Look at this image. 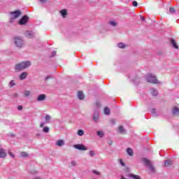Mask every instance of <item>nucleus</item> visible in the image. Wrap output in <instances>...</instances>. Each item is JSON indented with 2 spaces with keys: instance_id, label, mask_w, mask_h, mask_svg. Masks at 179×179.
I'll list each match as a JSON object with an SVG mask.
<instances>
[{
  "instance_id": "nucleus-1",
  "label": "nucleus",
  "mask_w": 179,
  "mask_h": 179,
  "mask_svg": "<svg viewBox=\"0 0 179 179\" xmlns=\"http://www.w3.org/2000/svg\"><path fill=\"white\" fill-rule=\"evenodd\" d=\"M31 65V62L30 61H25L18 63L15 65V72H22V71H24V69H27Z\"/></svg>"
},
{
  "instance_id": "nucleus-2",
  "label": "nucleus",
  "mask_w": 179,
  "mask_h": 179,
  "mask_svg": "<svg viewBox=\"0 0 179 179\" xmlns=\"http://www.w3.org/2000/svg\"><path fill=\"white\" fill-rule=\"evenodd\" d=\"M141 160L151 173H156V168L153 166L150 160L148 159L147 158H143Z\"/></svg>"
},
{
  "instance_id": "nucleus-3",
  "label": "nucleus",
  "mask_w": 179,
  "mask_h": 179,
  "mask_svg": "<svg viewBox=\"0 0 179 179\" xmlns=\"http://www.w3.org/2000/svg\"><path fill=\"white\" fill-rule=\"evenodd\" d=\"M14 43L18 48H22L24 45V40L23 38L17 36L14 38Z\"/></svg>"
},
{
  "instance_id": "nucleus-4",
  "label": "nucleus",
  "mask_w": 179,
  "mask_h": 179,
  "mask_svg": "<svg viewBox=\"0 0 179 179\" xmlns=\"http://www.w3.org/2000/svg\"><path fill=\"white\" fill-rule=\"evenodd\" d=\"M146 79H147V82H149L150 83H154V84L160 83V82H159V80H157L156 76H155L153 74L147 75Z\"/></svg>"
},
{
  "instance_id": "nucleus-5",
  "label": "nucleus",
  "mask_w": 179,
  "mask_h": 179,
  "mask_svg": "<svg viewBox=\"0 0 179 179\" xmlns=\"http://www.w3.org/2000/svg\"><path fill=\"white\" fill-rule=\"evenodd\" d=\"M18 16H20V10H15L14 12L10 13V22L13 23V21L15 19H17Z\"/></svg>"
},
{
  "instance_id": "nucleus-6",
  "label": "nucleus",
  "mask_w": 179,
  "mask_h": 179,
  "mask_svg": "<svg viewBox=\"0 0 179 179\" xmlns=\"http://www.w3.org/2000/svg\"><path fill=\"white\" fill-rule=\"evenodd\" d=\"M29 20V17H27V15H24L19 21V24H20L21 26H23L24 24H26V23H27Z\"/></svg>"
},
{
  "instance_id": "nucleus-7",
  "label": "nucleus",
  "mask_w": 179,
  "mask_h": 179,
  "mask_svg": "<svg viewBox=\"0 0 179 179\" xmlns=\"http://www.w3.org/2000/svg\"><path fill=\"white\" fill-rule=\"evenodd\" d=\"M73 148L75 149H78V150H87V148L83 144H76L73 145Z\"/></svg>"
},
{
  "instance_id": "nucleus-8",
  "label": "nucleus",
  "mask_w": 179,
  "mask_h": 179,
  "mask_svg": "<svg viewBox=\"0 0 179 179\" xmlns=\"http://www.w3.org/2000/svg\"><path fill=\"white\" fill-rule=\"evenodd\" d=\"M25 37H27V38H33L34 37V32L32 31H27L25 32Z\"/></svg>"
},
{
  "instance_id": "nucleus-9",
  "label": "nucleus",
  "mask_w": 179,
  "mask_h": 179,
  "mask_svg": "<svg viewBox=\"0 0 179 179\" xmlns=\"http://www.w3.org/2000/svg\"><path fill=\"white\" fill-rule=\"evenodd\" d=\"M45 99H47V96H45V94H41L38 96L37 101H44V100H45Z\"/></svg>"
},
{
  "instance_id": "nucleus-10",
  "label": "nucleus",
  "mask_w": 179,
  "mask_h": 179,
  "mask_svg": "<svg viewBox=\"0 0 179 179\" xmlns=\"http://www.w3.org/2000/svg\"><path fill=\"white\" fill-rule=\"evenodd\" d=\"M6 156H7V154H6V152H5V150H3V148H0V158L5 159Z\"/></svg>"
},
{
  "instance_id": "nucleus-11",
  "label": "nucleus",
  "mask_w": 179,
  "mask_h": 179,
  "mask_svg": "<svg viewBox=\"0 0 179 179\" xmlns=\"http://www.w3.org/2000/svg\"><path fill=\"white\" fill-rule=\"evenodd\" d=\"M99 117L100 116L99 115V113H95L92 116V120L94 121V122H98Z\"/></svg>"
},
{
  "instance_id": "nucleus-12",
  "label": "nucleus",
  "mask_w": 179,
  "mask_h": 179,
  "mask_svg": "<svg viewBox=\"0 0 179 179\" xmlns=\"http://www.w3.org/2000/svg\"><path fill=\"white\" fill-rule=\"evenodd\" d=\"M27 75H28L27 72H22V73L20 75V76H19L20 80H24V79H26V78H27Z\"/></svg>"
},
{
  "instance_id": "nucleus-13",
  "label": "nucleus",
  "mask_w": 179,
  "mask_h": 179,
  "mask_svg": "<svg viewBox=\"0 0 179 179\" xmlns=\"http://www.w3.org/2000/svg\"><path fill=\"white\" fill-rule=\"evenodd\" d=\"M56 146H59V147H62L64 146V145H65V141L64 140H59L56 142L55 143Z\"/></svg>"
},
{
  "instance_id": "nucleus-14",
  "label": "nucleus",
  "mask_w": 179,
  "mask_h": 179,
  "mask_svg": "<svg viewBox=\"0 0 179 179\" xmlns=\"http://www.w3.org/2000/svg\"><path fill=\"white\" fill-rule=\"evenodd\" d=\"M172 114L173 115H178L179 108L177 106L173 107V110H172Z\"/></svg>"
},
{
  "instance_id": "nucleus-15",
  "label": "nucleus",
  "mask_w": 179,
  "mask_h": 179,
  "mask_svg": "<svg viewBox=\"0 0 179 179\" xmlns=\"http://www.w3.org/2000/svg\"><path fill=\"white\" fill-rule=\"evenodd\" d=\"M78 98L79 100H83L85 99V95L83 94V92L80 91L78 92Z\"/></svg>"
},
{
  "instance_id": "nucleus-16",
  "label": "nucleus",
  "mask_w": 179,
  "mask_h": 179,
  "mask_svg": "<svg viewBox=\"0 0 179 179\" xmlns=\"http://www.w3.org/2000/svg\"><path fill=\"white\" fill-rule=\"evenodd\" d=\"M150 93H151L152 96H157L159 94L157 90H156L155 88H151Z\"/></svg>"
},
{
  "instance_id": "nucleus-17",
  "label": "nucleus",
  "mask_w": 179,
  "mask_h": 179,
  "mask_svg": "<svg viewBox=\"0 0 179 179\" xmlns=\"http://www.w3.org/2000/svg\"><path fill=\"white\" fill-rule=\"evenodd\" d=\"M171 45H173V48L178 49V45H177V43L174 39H171Z\"/></svg>"
},
{
  "instance_id": "nucleus-18",
  "label": "nucleus",
  "mask_w": 179,
  "mask_h": 179,
  "mask_svg": "<svg viewBox=\"0 0 179 179\" xmlns=\"http://www.w3.org/2000/svg\"><path fill=\"white\" fill-rule=\"evenodd\" d=\"M60 14L62 15V17H66V15H68V12L66 10L63 9L60 10Z\"/></svg>"
},
{
  "instance_id": "nucleus-19",
  "label": "nucleus",
  "mask_w": 179,
  "mask_h": 179,
  "mask_svg": "<svg viewBox=\"0 0 179 179\" xmlns=\"http://www.w3.org/2000/svg\"><path fill=\"white\" fill-rule=\"evenodd\" d=\"M127 152L129 155V156L130 157L134 156V150H132V148H127Z\"/></svg>"
},
{
  "instance_id": "nucleus-20",
  "label": "nucleus",
  "mask_w": 179,
  "mask_h": 179,
  "mask_svg": "<svg viewBox=\"0 0 179 179\" xmlns=\"http://www.w3.org/2000/svg\"><path fill=\"white\" fill-rule=\"evenodd\" d=\"M119 132L120 134H127V130L122 126H120L119 127Z\"/></svg>"
},
{
  "instance_id": "nucleus-21",
  "label": "nucleus",
  "mask_w": 179,
  "mask_h": 179,
  "mask_svg": "<svg viewBox=\"0 0 179 179\" xmlns=\"http://www.w3.org/2000/svg\"><path fill=\"white\" fill-rule=\"evenodd\" d=\"M171 164H173V162L172 161L169 160V159L165 161V166L166 167H170V166H171Z\"/></svg>"
},
{
  "instance_id": "nucleus-22",
  "label": "nucleus",
  "mask_w": 179,
  "mask_h": 179,
  "mask_svg": "<svg viewBox=\"0 0 179 179\" xmlns=\"http://www.w3.org/2000/svg\"><path fill=\"white\" fill-rule=\"evenodd\" d=\"M109 26H112L113 27H117V22L115 21H109Z\"/></svg>"
},
{
  "instance_id": "nucleus-23",
  "label": "nucleus",
  "mask_w": 179,
  "mask_h": 179,
  "mask_svg": "<svg viewBox=\"0 0 179 179\" xmlns=\"http://www.w3.org/2000/svg\"><path fill=\"white\" fill-rule=\"evenodd\" d=\"M50 120H51V116H50V115H46L45 117V121L46 124L50 123Z\"/></svg>"
},
{
  "instance_id": "nucleus-24",
  "label": "nucleus",
  "mask_w": 179,
  "mask_h": 179,
  "mask_svg": "<svg viewBox=\"0 0 179 179\" xmlns=\"http://www.w3.org/2000/svg\"><path fill=\"white\" fill-rule=\"evenodd\" d=\"M77 135H78V136H83L85 135V131L79 129L78 131Z\"/></svg>"
},
{
  "instance_id": "nucleus-25",
  "label": "nucleus",
  "mask_w": 179,
  "mask_h": 179,
  "mask_svg": "<svg viewBox=\"0 0 179 179\" xmlns=\"http://www.w3.org/2000/svg\"><path fill=\"white\" fill-rule=\"evenodd\" d=\"M117 47L119 48H125V47H127V45H125V43H120L117 44Z\"/></svg>"
},
{
  "instance_id": "nucleus-26",
  "label": "nucleus",
  "mask_w": 179,
  "mask_h": 179,
  "mask_svg": "<svg viewBox=\"0 0 179 179\" xmlns=\"http://www.w3.org/2000/svg\"><path fill=\"white\" fill-rule=\"evenodd\" d=\"M13 86H16V83L15 82V80H11L8 84V87H13Z\"/></svg>"
},
{
  "instance_id": "nucleus-27",
  "label": "nucleus",
  "mask_w": 179,
  "mask_h": 179,
  "mask_svg": "<svg viewBox=\"0 0 179 179\" xmlns=\"http://www.w3.org/2000/svg\"><path fill=\"white\" fill-rule=\"evenodd\" d=\"M110 108H108V107L104 108V114H106V115H110Z\"/></svg>"
},
{
  "instance_id": "nucleus-28",
  "label": "nucleus",
  "mask_w": 179,
  "mask_h": 179,
  "mask_svg": "<svg viewBox=\"0 0 179 179\" xmlns=\"http://www.w3.org/2000/svg\"><path fill=\"white\" fill-rule=\"evenodd\" d=\"M96 134L100 138H103V136H104V132H103V131H98Z\"/></svg>"
},
{
  "instance_id": "nucleus-29",
  "label": "nucleus",
  "mask_w": 179,
  "mask_h": 179,
  "mask_svg": "<svg viewBox=\"0 0 179 179\" xmlns=\"http://www.w3.org/2000/svg\"><path fill=\"white\" fill-rule=\"evenodd\" d=\"M20 156H21V157H28L29 154L27 152H22L20 153Z\"/></svg>"
},
{
  "instance_id": "nucleus-30",
  "label": "nucleus",
  "mask_w": 179,
  "mask_h": 179,
  "mask_svg": "<svg viewBox=\"0 0 179 179\" xmlns=\"http://www.w3.org/2000/svg\"><path fill=\"white\" fill-rule=\"evenodd\" d=\"M43 131L45 134H48L50 132V127H45Z\"/></svg>"
},
{
  "instance_id": "nucleus-31",
  "label": "nucleus",
  "mask_w": 179,
  "mask_h": 179,
  "mask_svg": "<svg viewBox=\"0 0 179 179\" xmlns=\"http://www.w3.org/2000/svg\"><path fill=\"white\" fill-rule=\"evenodd\" d=\"M169 13L173 15V13H176V9L174 8L171 7L169 8Z\"/></svg>"
},
{
  "instance_id": "nucleus-32",
  "label": "nucleus",
  "mask_w": 179,
  "mask_h": 179,
  "mask_svg": "<svg viewBox=\"0 0 179 179\" xmlns=\"http://www.w3.org/2000/svg\"><path fill=\"white\" fill-rule=\"evenodd\" d=\"M89 155L91 156V157H93L96 155V152H94V150H90Z\"/></svg>"
},
{
  "instance_id": "nucleus-33",
  "label": "nucleus",
  "mask_w": 179,
  "mask_h": 179,
  "mask_svg": "<svg viewBox=\"0 0 179 179\" xmlns=\"http://www.w3.org/2000/svg\"><path fill=\"white\" fill-rule=\"evenodd\" d=\"M119 163L122 167H125V163H124V161L122 159H119Z\"/></svg>"
},
{
  "instance_id": "nucleus-34",
  "label": "nucleus",
  "mask_w": 179,
  "mask_h": 179,
  "mask_svg": "<svg viewBox=\"0 0 179 179\" xmlns=\"http://www.w3.org/2000/svg\"><path fill=\"white\" fill-rule=\"evenodd\" d=\"M93 174H96V176H100L101 173L97 171L96 170H92Z\"/></svg>"
},
{
  "instance_id": "nucleus-35",
  "label": "nucleus",
  "mask_w": 179,
  "mask_h": 179,
  "mask_svg": "<svg viewBox=\"0 0 179 179\" xmlns=\"http://www.w3.org/2000/svg\"><path fill=\"white\" fill-rule=\"evenodd\" d=\"M75 166H76V161H71V167H75Z\"/></svg>"
},
{
  "instance_id": "nucleus-36",
  "label": "nucleus",
  "mask_w": 179,
  "mask_h": 179,
  "mask_svg": "<svg viewBox=\"0 0 179 179\" xmlns=\"http://www.w3.org/2000/svg\"><path fill=\"white\" fill-rule=\"evenodd\" d=\"M24 96H26V97H29V96H30V91H25Z\"/></svg>"
},
{
  "instance_id": "nucleus-37",
  "label": "nucleus",
  "mask_w": 179,
  "mask_h": 179,
  "mask_svg": "<svg viewBox=\"0 0 179 179\" xmlns=\"http://www.w3.org/2000/svg\"><path fill=\"white\" fill-rule=\"evenodd\" d=\"M151 113H152V114H153V115H157L156 114V109H155V108L151 110Z\"/></svg>"
},
{
  "instance_id": "nucleus-38",
  "label": "nucleus",
  "mask_w": 179,
  "mask_h": 179,
  "mask_svg": "<svg viewBox=\"0 0 179 179\" xmlns=\"http://www.w3.org/2000/svg\"><path fill=\"white\" fill-rule=\"evenodd\" d=\"M133 6H135V7L138 6V2L136 1H133Z\"/></svg>"
},
{
  "instance_id": "nucleus-39",
  "label": "nucleus",
  "mask_w": 179,
  "mask_h": 179,
  "mask_svg": "<svg viewBox=\"0 0 179 179\" xmlns=\"http://www.w3.org/2000/svg\"><path fill=\"white\" fill-rule=\"evenodd\" d=\"M8 155L12 157L13 159H15V155H13L12 152H9Z\"/></svg>"
},
{
  "instance_id": "nucleus-40",
  "label": "nucleus",
  "mask_w": 179,
  "mask_h": 179,
  "mask_svg": "<svg viewBox=\"0 0 179 179\" xmlns=\"http://www.w3.org/2000/svg\"><path fill=\"white\" fill-rule=\"evenodd\" d=\"M55 55H57V52H56L55 50H54V51L52 52L51 57H55Z\"/></svg>"
},
{
  "instance_id": "nucleus-41",
  "label": "nucleus",
  "mask_w": 179,
  "mask_h": 179,
  "mask_svg": "<svg viewBox=\"0 0 179 179\" xmlns=\"http://www.w3.org/2000/svg\"><path fill=\"white\" fill-rule=\"evenodd\" d=\"M44 125H45V122H42L41 123V124H40V127H41V128H43V127H44Z\"/></svg>"
},
{
  "instance_id": "nucleus-42",
  "label": "nucleus",
  "mask_w": 179,
  "mask_h": 179,
  "mask_svg": "<svg viewBox=\"0 0 179 179\" xmlns=\"http://www.w3.org/2000/svg\"><path fill=\"white\" fill-rule=\"evenodd\" d=\"M17 109H18L20 111H21V110H23V106H18Z\"/></svg>"
},
{
  "instance_id": "nucleus-43",
  "label": "nucleus",
  "mask_w": 179,
  "mask_h": 179,
  "mask_svg": "<svg viewBox=\"0 0 179 179\" xmlns=\"http://www.w3.org/2000/svg\"><path fill=\"white\" fill-rule=\"evenodd\" d=\"M48 79H51V76H48L45 78V80H48Z\"/></svg>"
},
{
  "instance_id": "nucleus-44",
  "label": "nucleus",
  "mask_w": 179,
  "mask_h": 179,
  "mask_svg": "<svg viewBox=\"0 0 179 179\" xmlns=\"http://www.w3.org/2000/svg\"><path fill=\"white\" fill-rule=\"evenodd\" d=\"M141 19L142 22H145V17H143L142 16H141Z\"/></svg>"
},
{
  "instance_id": "nucleus-45",
  "label": "nucleus",
  "mask_w": 179,
  "mask_h": 179,
  "mask_svg": "<svg viewBox=\"0 0 179 179\" xmlns=\"http://www.w3.org/2000/svg\"><path fill=\"white\" fill-rule=\"evenodd\" d=\"M108 144L109 145H113V141H108Z\"/></svg>"
},
{
  "instance_id": "nucleus-46",
  "label": "nucleus",
  "mask_w": 179,
  "mask_h": 179,
  "mask_svg": "<svg viewBox=\"0 0 179 179\" xmlns=\"http://www.w3.org/2000/svg\"><path fill=\"white\" fill-rule=\"evenodd\" d=\"M47 0H40V2H41L42 3H44V2H46Z\"/></svg>"
}]
</instances>
